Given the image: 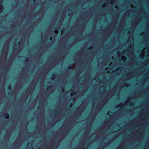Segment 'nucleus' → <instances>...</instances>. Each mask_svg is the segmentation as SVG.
Masks as SVG:
<instances>
[{"label": "nucleus", "instance_id": "nucleus-6", "mask_svg": "<svg viewBox=\"0 0 149 149\" xmlns=\"http://www.w3.org/2000/svg\"><path fill=\"white\" fill-rule=\"evenodd\" d=\"M57 146V143H55L54 144V146L55 148H57V146Z\"/></svg>", "mask_w": 149, "mask_h": 149}, {"label": "nucleus", "instance_id": "nucleus-9", "mask_svg": "<svg viewBox=\"0 0 149 149\" xmlns=\"http://www.w3.org/2000/svg\"><path fill=\"white\" fill-rule=\"evenodd\" d=\"M20 42H18V44H19V45H20Z\"/></svg>", "mask_w": 149, "mask_h": 149}, {"label": "nucleus", "instance_id": "nucleus-3", "mask_svg": "<svg viewBox=\"0 0 149 149\" xmlns=\"http://www.w3.org/2000/svg\"><path fill=\"white\" fill-rule=\"evenodd\" d=\"M8 88L9 90H11V85L10 84H9L8 86Z\"/></svg>", "mask_w": 149, "mask_h": 149}, {"label": "nucleus", "instance_id": "nucleus-12", "mask_svg": "<svg viewBox=\"0 0 149 149\" xmlns=\"http://www.w3.org/2000/svg\"><path fill=\"white\" fill-rule=\"evenodd\" d=\"M52 116H54V115H53V114H52Z\"/></svg>", "mask_w": 149, "mask_h": 149}, {"label": "nucleus", "instance_id": "nucleus-4", "mask_svg": "<svg viewBox=\"0 0 149 149\" xmlns=\"http://www.w3.org/2000/svg\"><path fill=\"white\" fill-rule=\"evenodd\" d=\"M1 5H0V13H1V11L2 10V9H1Z\"/></svg>", "mask_w": 149, "mask_h": 149}, {"label": "nucleus", "instance_id": "nucleus-5", "mask_svg": "<svg viewBox=\"0 0 149 149\" xmlns=\"http://www.w3.org/2000/svg\"><path fill=\"white\" fill-rule=\"evenodd\" d=\"M68 70H71L72 69V67L71 66L68 67Z\"/></svg>", "mask_w": 149, "mask_h": 149}, {"label": "nucleus", "instance_id": "nucleus-13", "mask_svg": "<svg viewBox=\"0 0 149 149\" xmlns=\"http://www.w3.org/2000/svg\"><path fill=\"white\" fill-rule=\"evenodd\" d=\"M97 79V80H100V79H99V78H98V79Z\"/></svg>", "mask_w": 149, "mask_h": 149}, {"label": "nucleus", "instance_id": "nucleus-8", "mask_svg": "<svg viewBox=\"0 0 149 149\" xmlns=\"http://www.w3.org/2000/svg\"><path fill=\"white\" fill-rule=\"evenodd\" d=\"M53 77H56V75L55 74H54L53 75Z\"/></svg>", "mask_w": 149, "mask_h": 149}, {"label": "nucleus", "instance_id": "nucleus-7", "mask_svg": "<svg viewBox=\"0 0 149 149\" xmlns=\"http://www.w3.org/2000/svg\"><path fill=\"white\" fill-rule=\"evenodd\" d=\"M68 12H69L70 13H72V11L70 10H69L68 11Z\"/></svg>", "mask_w": 149, "mask_h": 149}, {"label": "nucleus", "instance_id": "nucleus-10", "mask_svg": "<svg viewBox=\"0 0 149 149\" xmlns=\"http://www.w3.org/2000/svg\"><path fill=\"white\" fill-rule=\"evenodd\" d=\"M110 1H113V0H110Z\"/></svg>", "mask_w": 149, "mask_h": 149}, {"label": "nucleus", "instance_id": "nucleus-1", "mask_svg": "<svg viewBox=\"0 0 149 149\" xmlns=\"http://www.w3.org/2000/svg\"><path fill=\"white\" fill-rule=\"evenodd\" d=\"M4 117L6 119H8L9 118V115L8 113H5L3 115Z\"/></svg>", "mask_w": 149, "mask_h": 149}, {"label": "nucleus", "instance_id": "nucleus-11", "mask_svg": "<svg viewBox=\"0 0 149 149\" xmlns=\"http://www.w3.org/2000/svg\"><path fill=\"white\" fill-rule=\"evenodd\" d=\"M91 48H88V50H89V49H91Z\"/></svg>", "mask_w": 149, "mask_h": 149}, {"label": "nucleus", "instance_id": "nucleus-2", "mask_svg": "<svg viewBox=\"0 0 149 149\" xmlns=\"http://www.w3.org/2000/svg\"><path fill=\"white\" fill-rule=\"evenodd\" d=\"M76 93V92L75 91H73L71 94V96H72L73 95H74Z\"/></svg>", "mask_w": 149, "mask_h": 149}]
</instances>
